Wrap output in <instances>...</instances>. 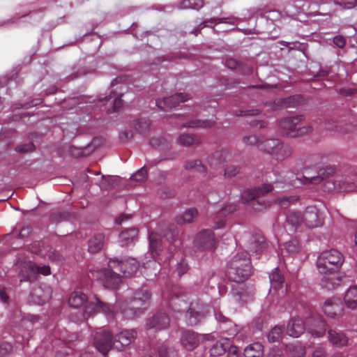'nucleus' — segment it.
Wrapping results in <instances>:
<instances>
[{"mask_svg": "<svg viewBox=\"0 0 357 357\" xmlns=\"http://www.w3.org/2000/svg\"><path fill=\"white\" fill-rule=\"evenodd\" d=\"M272 108L274 110L280 109H285L283 98H278L274 100L272 105Z\"/></svg>", "mask_w": 357, "mask_h": 357, "instance_id": "60", "label": "nucleus"}, {"mask_svg": "<svg viewBox=\"0 0 357 357\" xmlns=\"http://www.w3.org/2000/svg\"><path fill=\"white\" fill-rule=\"evenodd\" d=\"M105 236L102 233L96 234L89 240L88 249L91 253L99 252L104 246Z\"/></svg>", "mask_w": 357, "mask_h": 357, "instance_id": "25", "label": "nucleus"}, {"mask_svg": "<svg viewBox=\"0 0 357 357\" xmlns=\"http://www.w3.org/2000/svg\"><path fill=\"white\" fill-rule=\"evenodd\" d=\"M137 336L135 329L123 330L114 337L113 345L117 350L123 351L135 342Z\"/></svg>", "mask_w": 357, "mask_h": 357, "instance_id": "13", "label": "nucleus"}, {"mask_svg": "<svg viewBox=\"0 0 357 357\" xmlns=\"http://www.w3.org/2000/svg\"><path fill=\"white\" fill-rule=\"evenodd\" d=\"M271 286L272 291H278V294L280 296L281 291V294L283 295L286 292V289L284 288V278L278 271V269L273 271L271 274L269 275Z\"/></svg>", "mask_w": 357, "mask_h": 357, "instance_id": "23", "label": "nucleus"}, {"mask_svg": "<svg viewBox=\"0 0 357 357\" xmlns=\"http://www.w3.org/2000/svg\"><path fill=\"white\" fill-rule=\"evenodd\" d=\"M245 357H263L264 347L259 342H254L244 349Z\"/></svg>", "mask_w": 357, "mask_h": 357, "instance_id": "31", "label": "nucleus"}, {"mask_svg": "<svg viewBox=\"0 0 357 357\" xmlns=\"http://www.w3.org/2000/svg\"><path fill=\"white\" fill-rule=\"evenodd\" d=\"M231 156L230 152L227 149H222L215 152L208 158V162L211 166L215 165L216 163H224L229 160Z\"/></svg>", "mask_w": 357, "mask_h": 357, "instance_id": "29", "label": "nucleus"}, {"mask_svg": "<svg viewBox=\"0 0 357 357\" xmlns=\"http://www.w3.org/2000/svg\"><path fill=\"white\" fill-rule=\"evenodd\" d=\"M166 143V140L163 137H152L150 139L149 144L153 147H160Z\"/></svg>", "mask_w": 357, "mask_h": 357, "instance_id": "57", "label": "nucleus"}, {"mask_svg": "<svg viewBox=\"0 0 357 357\" xmlns=\"http://www.w3.org/2000/svg\"><path fill=\"white\" fill-rule=\"evenodd\" d=\"M197 215L198 211L196 208H189L176 220L178 224L190 223L197 218Z\"/></svg>", "mask_w": 357, "mask_h": 357, "instance_id": "35", "label": "nucleus"}, {"mask_svg": "<svg viewBox=\"0 0 357 357\" xmlns=\"http://www.w3.org/2000/svg\"><path fill=\"white\" fill-rule=\"evenodd\" d=\"M162 297L167 300L169 307L173 311L184 313L185 321L189 326L197 325L208 312V306L205 304L196 302L191 303L188 306L185 296L180 294L176 289H172L171 292H163Z\"/></svg>", "mask_w": 357, "mask_h": 357, "instance_id": "3", "label": "nucleus"}, {"mask_svg": "<svg viewBox=\"0 0 357 357\" xmlns=\"http://www.w3.org/2000/svg\"><path fill=\"white\" fill-rule=\"evenodd\" d=\"M189 266L185 259H182L178 264L176 268V271L178 275L181 277L188 272Z\"/></svg>", "mask_w": 357, "mask_h": 357, "instance_id": "49", "label": "nucleus"}, {"mask_svg": "<svg viewBox=\"0 0 357 357\" xmlns=\"http://www.w3.org/2000/svg\"><path fill=\"white\" fill-rule=\"evenodd\" d=\"M123 86H116L112 89L108 96H105L100 101L103 102V105L107 109V113L117 112L123 105V101L121 97L123 96Z\"/></svg>", "mask_w": 357, "mask_h": 357, "instance_id": "10", "label": "nucleus"}, {"mask_svg": "<svg viewBox=\"0 0 357 357\" xmlns=\"http://www.w3.org/2000/svg\"><path fill=\"white\" fill-rule=\"evenodd\" d=\"M324 313L333 319L339 318L344 314V307L340 300H327L323 307Z\"/></svg>", "mask_w": 357, "mask_h": 357, "instance_id": "19", "label": "nucleus"}, {"mask_svg": "<svg viewBox=\"0 0 357 357\" xmlns=\"http://www.w3.org/2000/svg\"><path fill=\"white\" fill-rule=\"evenodd\" d=\"M29 268L34 273L41 274L43 275H49L51 273L50 267L49 266H40L36 263L30 262Z\"/></svg>", "mask_w": 357, "mask_h": 357, "instance_id": "43", "label": "nucleus"}, {"mask_svg": "<svg viewBox=\"0 0 357 357\" xmlns=\"http://www.w3.org/2000/svg\"><path fill=\"white\" fill-rule=\"evenodd\" d=\"M112 335L105 330L97 331L94 335L93 344L103 355H106L113 345Z\"/></svg>", "mask_w": 357, "mask_h": 357, "instance_id": "12", "label": "nucleus"}, {"mask_svg": "<svg viewBox=\"0 0 357 357\" xmlns=\"http://www.w3.org/2000/svg\"><path fill=\"white\" fill-rule=\"evenodd\" d=\"M147 178V169L146 167H142L135 174H134L131 178L139 182L144 181Z\"/></svg>", "mask_w": 357, "mask_h": 357, "instance_id": "48", "label": "nucleus"}, {"mask_svg": "<svg viewBox=\"0 0 357 357\" xmlns=\"http://www.w3.org/2000/svg\"><path fill=\"white\" fill-rule=\"evenodd\" d=\"M227 351H229V357H238V349L236 347L233 346L231 344V346L228 348Z\"/></svg>", "mask_w": 357, "mask_h": 357, "instance_id": "64", "label": "nucleus"}, {"mask_svg": "<svg viewBox=\"0 0 357 357\" xmlns=\"http://www.w3.org/2000/svg\"><path fill=\"white\" fill-rule=\"evenodd\" d=\"M303 223L308 227H317L323 224L324 219L318 208L315 206H308L303 213Z\"/></svg>", "mask_w": 357, "mask_h": 357, "instance_id": "16", "label": "nucleus"}, {"mask_svg": "<svg viewBox=\"0 0 357 357\" xmlns=\"http://www.w3.org/2000/svg\"><path fill=\"white\" fill-rule=\"evenodd\" d=\"M273 189L271 184L264 183L261 186L244 190L241 194V198L244 202L251 204L255 210H260L269 205V203L266 202L263 197Z\"/></svg>", "mask_w": 357, "mask_h": 357, "instance_id": "6", "label": "nucleus"}, {"mask_svg": "<svg viewBox=\"0 0 357 357\" xmlns=\"http://www.w3.org/2000/svg\"><path fill=\"white\" fill-rule=\"evenodd\" d=\"M190 98L188 94L177 93L169 97L156 100V105L162 110L166 111L178 106L181 102H184Z\"/></svg>", "mask_w": 357, "mask_h": 357, "instance_id": "15", "label": "nucleus"}, {"mask_svg": "<svg viewBox=\"0 0 357 357\" xmlns=\"http://www.w3.org/2000/svg\"><path fill=\"white\" fill-rule=\"evenodd\" d=\"M305 326L299 317H292L287 326V334L293 337H298L304 333Z\"/></svg>", "mask_w": 357, "mask_h": 357, "instance_id": "21", "label": "nucleus"}, {"mask_svg": "<svg viewBox=\"0 0 357 357\" xmlns=\"http://www.w3.org/2000/svg\"><path fill=\"white\" fill-rule=\"evenodd\" d=\"M222 329L229 336H234L238 332V326L231 321H228V323H225Z\"/></svg>", "mask_w": 357, "mask_h": 357, "instance_id": "46", "label": "nucleus"}, {"mask_svg": "<svg viewBox=\"0 0 357 357\" xmlns=\"http://www.w3.org/2000/svg\"><path fill=\"white\" fill-rule=\"evenodd\" d=\"M266 247L267 243L266 241L265 237L258 235L252 238L248 248L250 252L257 254L262 252L264 249L266 248Z\"/></svg>", "mask_w": 357, "mask_h": 357, "instance_id": "30", "label": "nucleus"}, {"mask_svg": "<svg viewBox=\"0 0 357 357\" xmlns=\"http://www.w3.org/2000/svg\"><path fill=\"white\" fill-rule=\"evenodd\" d=\"M241 167L236 165H230L225 169L224 176L225 178H232L240 173Z\"/></svg>", "mask_w": 357, "mask_h": 357, "instance_id": "45", "label": "nucleus"}, {"mask_svg": "<svg viewBox=\"0 0 357 357\" xmlns=\"http://www.w3.org/2000/svg\"><path fill=\"white\" fill-rule=\"evenodd\" d=\"M184 168L187 170L195 169L197 172L206 174L207 172L206 167L202 164L200 160H189L184 163Z\"/></svg>", "mask_w": 357, "mask_h": 357, "instance_id": "33", "label": "nucleus"}, {"mask_svg": "<svg viewBox=\"0 0 357 357\" xmlns=\"http://www.w3.org/2000/svg\"><path fill=\"white\" fill-rule=\"evenodd\" d=\"M138 230L135 227L125 229L119 234V242L122 246L133 243L137 238Z\"/></svg>", "mask_w": 357, "mask_h": 357, "instance_id": "27", "label": "nucleus"}, {"mask_svg": "<svg viewBox=\"0 0 357 357\" xmlns=\"http://www.w3.org/2000/svg\"><path fill=\"white\" fill-rule=\"evenodd\" d=\"M284 99V107L286 108H290V107H294L299 102V98L297 96H289Z\"/></svg>", "mask_w": 357, "mask_h": 357, "instance_id": "53", "label": "nucleus"}, {"mask_svg": "<svg viewBox=\"0 0 357 357\" xmlns=\"http://www.w3.org/2000/svg\"><path fill=\"white\" fill-rule=\"evenodd\" d=\"M287 222L293 227H297L303 223V213L298 212H290L287 216Z\"/></svg>", "mask_w": 357, "mask_h": 357, "instance_id": "38", "label": "nucleus"}, {"mask_svg": "<svg viewBox=\"0 0 357 357\" xmlns=\"http://www.w3.org/2000/svg\"><path fill=\"white\" fill-rule=\"evenodd\" d=\"M13 347L10 343L0 341V357L10 353Z\"/></svg>", "mask_w": 357, "mask_h": 357, "instance_id": "52", "label": "nucleus"}, {"mask_svg": "<svg viewBox=\"0 0 357 357\" xmlns=\"http://www.w3.org/2000/svg\"><path fill=\"white\" fill-rule=\"evenodd\" d=\"M169 326V316L165 312L159 311L147 320L146 328L148 330L161 331L166 329Z\"/></svg>", "mask_w": 357, "mask_h": 357, "instance_id": "17", "label": "nucleus"}, {"mask_svg": "<svg viewBox=\"0 0 357 357\" xmlns=\"http://www.w3.org/2000/svg\"><path fill=\"white\" fill-rule=\"evenodd\" d=\"M199 335L195 331L190 330H183L181 331L180 342L185 350L192 351L195 349L199 344Z\"/></svg>", "mask_w": 357, "mask_h": 357, "instance_id": "18", "label": "nucleus"}, {"mask_svg": "<svg viewBox=\"0 0 357 357\" xmlns=\"http://www.w3.org/2000/svg\"><path fill=\"white\" fill-rule=\"evenodd\" d=\"M150 121L147 119H139L134 124L135 130L139 133H145L149 130Z\"/></svg>", "mask_w": 357, "mask_h": 357, "instance_id": "41", "label": "nucleus"}, {"mask_svg": "<svg viewBox=\"0 0 357 357\" xmlns=\"http://www.w3.org/2000/svg\"><path fill=\"white\" fill-rule=\"evenodd\" d=\"M307 331L313 337H321L325 335L326 323L320 315H314L307 321Z\"/></svg>", "mask_w": 357, "mask_h": 357, "instance_id": "14", "label": "nucleus"}, {"mask_svg": "<svg viewBox=\"0 0 357 357\" xmlns=\"http://www.w3.org/2000/svg\"><path fill=\"white\" fill-rule=\"evenodd\" d=\"M208 23H211L213 24H220V23H227V18H211L210 20L204 21L202 24H200L198 26L197 29L201 30L206 26H209Z\"/></svg>", "mask_w": 357, "mask_h": 357, "instance_id": "47", "label": "nucleus"}, {"mask_svg": "<svg viewBox=\"0 0 357 357\" xmlns=\"http://www.w3.org/2000/svg\"><path fill=\"white\" fill-rule=\"evenodd\" d=\"M49 258L54 261L56 262H61L62 261V257L60 255V254L56 251H52L49 255Z\"/></svg>", "mask_w": 357, "mask_h": 357, "instance_id": "63", "label": "nucleus"}, {"mask_svg": "<svg viewBox=\"0 0 357 357\" xmlns=\"http://www.w3.org/2000/svg\"><path fill=\"white\" fill-rule=\"evenodd\" d=\"M332 167H321L318 165L305 166L302 170V178H298L302 184H319L334 173Z\"/></svg>", "mask_w": 357, "mask_h": 357, "instance_id": "7", "label": "nucleus"}, {"mask_svg": "<svg viewBox=\"0 0 357 357\" xmlns=\"http://www.w3.org/2000/svg\"><path fill=\"white\" fill-rule=\"evenodd\" d=\"M356 129L354 126L350 125H346L344 126H335V131L341 133V134H348L351 132H353L354 130Z\"/></svg>", "mask_w": 357, "mask_h": 357, "instance_id": "56", "label": "nucleus"}, {"mask_svg": "<svg viewBox=\"0 0 357 357\" xmlns=\"http://www.w3.org/2000/svg\"><path fill=\"white\" fill-rule=\"evenodd\" d=\"M305 117L302 114L284 117L279 121L278 125L280 128L290 137H301L310 132L312 130L310 126L297 128L299 123L303 121Z\"/></svg>", "mask_w": 357, "mask_h": 357, "instance_id": "8", "label": "nucleus"}, {"mask_svg": "<svg viewBox=\"0 0 357 357\" xmlns=\"http://www.w3.org/2000/svg\"><path fill=\"white\" fill-rule=\"evenodd\" d=\"M119 266H116L118 271L121 273L122 276L129 277L135 273L138 268V262L133 258H127L124 260L119 261Z\"/></svg>", "mask_w": 357, "mask_h": 357, "instance_id": "20", "label": "nucleus"}, {"mask_svg": "<svg viewBox=\"0 0 357 357\" xmlns=\"http://www.w3.org/2000/svg\"><path fill=\"white\" fill-rule=\"evenodd\" d=\"M176 142L182 146L188 147L192 145L201 144L202 140L197 135L184 133L178 137Z\"/></svg>", "mask_w": 357, "mask_h": 357, "instance_id": "26", "label": "nucleus"}, {"mask_svg": "<svg viewBox=\"0 0 357 357\" xmlns=\"http://www.w3.org/2000/svg\"><path fill=\"white\" fill-rule=\"evenodd\" d=\"M70 153L72 155H73L75 157H81L85 154V153L83 150L76 148L75 146L70 147Z\"/></svg>", "mask_w": 357, "mask_h": 357, "instance_id": "62", "label": "nucleus"}, {"mask_svg": "<svg viewBox=\"0 0 357 357\" xmlns=\"http://www.w3.org/2000/svg\"><path fill=\"white\" fill-rule=\"evenodd\" d=\"M284 249L289 255H296L301 251V246L298 240L296 238L291 239L284 245Z\"/></svg>", "mask_w": 357, "mask_h": 357, "instance_id": "37", "label": "nucleus"}, {"mask_svg": "<svg viewBox=\"0 0 357 357\" xmlns=\"http://www.w3.org/2000/svg\"><path fill=\"white\" fill-rule=\"evenodd\" d=\"M215 125V122L212 120H199V119H194L189 121L187 123H183L181 125V127L183 128H213Z\"/></svg>", "mask_w": 357, "mask_h": 357, "instance_id": "32", "label": "nucleus"}, {"mask_svg": "<svg viewBox=\"0 0 357 357\" xmlns=\"http://www.w3.org/2000/svg\"><path fill=\"white\" fill-rule=\"evenodd\" d=\"M150 250L153 257L159 255L160 244V236L154 233L149 234Z\"/></svg>", "mask_w": 357, "mask_h": 357, "instance_id": "34", "label": "nucleus"}, {"mask_svg": "<svg viewBox=\"0 0 357 357\" xmlns=\"http://www.w3.org/2000/svg\"><path fill=\"white\" fill-rule=\"evenodd\" d=\"M283 329L280 326H275L267 335V339L269 342H279L282 337Z\"/></svg>", "mask_w": 357, "mask_h": 357, "instance_id": "39", "label": "nucleus"}, {"mask_svg": "<svg viewBox=\"0 0 357 357\" xmlns=\"http://www.w3.org/2000/svg\"><path fill=\"white\" fill-rule=\"evenodd\" d=\"M158 351L160 357H172L173 354L172 350L166 344L160 345L158 349Z\"/></svg>", "mask_w": 357, "mask_h": 357, "instance_id": "51", "label": "nucleus"}, {"mask_svg": "<svg viewBox=\"0 0 357 357\" xmlns=\"http://www.w3.org/2000/svg\"><path fill=\"white\" fill-rule=\"evenodd\" d=\"M151 300L150 293L145 289H139L135 292L134 297L128 303L125 301H117L114 308L112 309L107 304L102 302L96 296L94 301H88L86 295L79 291L72 293L68 303L70 307L78 308L84 305L83 316L85 319L93 316L97 312H102L106 316L112 317L118 311L128 319H130L144 312Z\"/></svg>", "mask_w": 357, "mask_h": 357, "instance_id": "1", "label": "nucleus"}, {"mask_svg": "<svg viewBox=\"0 0 357 357\" xmlns=\"http://www.w3.org/2000/svg\"><path fill=\"white\" fill-rule=\"evenodd\" d=\"M225 65L229 69H235L239 66V63L236 59L228 58L225 61Z\"/></svg>", "mask_w": 357, "mask_h": 357, "instance_id": "61", "label": "nucleus"}, {"mask_svg": "<svg viewBox=\"0 0 357 357\" xmlns=\"http://www.w3.org/2000/svg\"><path fill=\"white\" fill-rule=\"evenodd\" d=\"M261 137L255 135V134H249L246 135L243 137V142L246 146H255L257 145V149H259V143L261 141Z\"/></svg>", "mask_w": 357, "mask_h": 357, "instance_id": "44", "label": "nucleus"}, {"mask_svg": "<svg viewBox=\"0 0 357 357\" xmlns=\"http://www.w3.org/2000/svg\"><path fill=\"white\" fill-rule=\"evenodd\" d=\"M296 200H297V199L294 197H288L279 198L276 200V202L281 207L287 208L291 202H295Z\"/></svg>", "mask_w": 357, "mask_h": 357, "instance_id": "55", "label": "nucleus"}, {"mask_svg": "<svg viewBox=\"0 0 357 357\" xmlns=\"http://www.w3.org/2000/svg\"><path fill=\"white\" fill-rule=\"evenodd\" d=\"M226 274L228 278L234 282H243L251 274V261L246 252H238L234 255L227 264Z\"/></svg>", "mask_w": 357, "mask_h": 357, "instance_id": "4", "label": "nucleus"}, {"mask_svg": "<svg viewBox=\"0 0 357 357\" xmlns=\"http://www.w3.org/2000/svg\"><path fill=\"white\" fill-rule=\"evenodd\" d=\"M119 265L117 261L111 259L108 264V268H102L96 272V276L106 288L116 289L121 283L122 275L116 267Z\"/></svg>", "mask_w": 357, "mask_h": 357, "instance_id": "9", "label": "nucleus"}, {"mask_svg": "<svg viewBox=\"0 0 357 357\" xmlns=\"http://www.w3.org/2000/svg\"><path fill=\"white\" fill-rule=\"evenodd\" d=\"M231 346L229 338H221L213 343L210 349L209 354L211 357H220L223 355Z\"/></svg>", "mask_w": 357, "mask_h": 357, "instance_id": "22", "label": "nucleus"}, {"mask_svg": "<svg viewBox=\"0 0 357 357\" xmlns=\"http://www.w3.org/2000/svg\"><path fill=\"white\" fill-rule=\"evenodd\" d=\"M286 348L291 353L290 357H302L305 354V348L298 344H290Z\"/></svg>", "mask_w": 357, "mask_h": 357, "instance_id": "40", "label": "nucleus"}, {"mask_svg": "<svg viewBox=\"0 0 357 357\" xmlns=\"http://www.w3.org/2000/svg\"><path fill=\"white\" fill-rule=\"evenodd\" d=\"M259 150L280 161L289 158L292 153L291 148L289 145L276 138H262L259 143Z\"/></svg>", "mask_w": 357, "mask_h": 357, "instance_id": "5", "label": "nucleus"}, {"mask_svg": "<svg viewBox=\"0 0 357 357\" xmlns=\"http://www.w3.org/2000/svg\"><path fill=\"white\" fill-rule=\"evenodd\" d=\"M333 43L339 48H343L346 44V40L342 36H337L334 37Z\"/></svg>", "mask_w": 357, "mask_h": 357, "instance_id": "59", "label": "nucleus"}, {"mask_svg": "<svg viewBox=\"0 0 357 357\" xmlns=\"http://www.w3.org/2000/svg\"><path fill=\"white\" fill-rule=\"evenodd\" d=\"M328 335V340L333 346L342 347L348 344L349 339L342 331L330 329Z\"/></svg>", "mask_w": 357, "mask_h": 357, "instance_id": "24", "label": "nucleus"}, {"mask_svg": "<svg viewBox=\"0 0 357 357\" xmlns=\"http://www.w3.org/2000/svg\"><path fill=\"white\" fill-rule=\"evenodd\" d=\"M344 261L343 255L335 249L323 251L319 255L317 267L319 273L323 275L321 280L323 288L332 290L341 284L342 278L337 273Z\"/></svg>", "mask_w": 357, "mask_h": 357, "instance_id": "2", "label": "nucleus"}, {"mask_svg": "<svg viewBox=\"0 0 357 357\" xmlns=\"http://www.w3.org/2000/svg\"><path fill=\"white\" fill-rule=\"evenodd\" d=\"M81 340H82L81 335L76 334V333H73V334L69 335L68 339L63 340V343L68 344V348L70 349L72 347V344H73V342L75 341H81Z\"/></svg>", "mask_w": 357, "mask_h": 357, "instance_id": "54", "label": "nucleus"}, {"mask_svg": "<svg viewBox=\"0 0 357 357\" xmlns=\"http://www.w3.org/2000/svg\"><path fill=\"white\" fill-rule=\"evenodd\" d=\"M15 150L23 153H30L35 150V146L32 142H29L16 146Z\"/></svg>", "mask_w": 357, "mask_h": 357, "instance_id": "50", "label": "nucleus"}, {"mask_svg": "<svg viewBox=\"0 0 357 357\" xmlns=\"http://www.w3.org/2000/svg\"><path fill=\"white\" fill-rule=\"evenodd\" d=\"M261 113V111L258 109H251L245 110H240L239 113H237V116H257Z\"/></svg>", "mask_w": 357, "mask_h": 357, "instance_id": "58", "label": "nucleus"}, {"mask_svg": "<svg viewBox=\"0 0 357 357\" xmlns=\"http://www.w3.org/2000/svg\"><path fill=\"white\" fill-rule=\"evenodd\" d=\"M194 243L201 250H213L216 243L214 233L209 229L202 230L197 234Z\"/></svg>", "mask_w": 357, "mask_h": 357, "instance_id": "11", "label": "nucleus"}, {"mask_svg": "<svg viewBox=\"0 0 357 357\" xmlns=\"http://www.w3.org/2000/svg\"><path fill=\"white\" fill-rule=\"evenodd\" d=\"M344 301L346 306L350 309L357 308V286L350 287L345 292Z\"/></svg>", "mask_w": 357, "mask_h": 357, "instance_id": "28", "label": "nucleus"}, {"mask_svg": "<svg viewBox=\"0 0 357 357\" xmlns=\"http://www.w3.org/2000/svg\"><path fill=\"white\" fill-rule=\"evenodd\" d=\"M204 5L203 0H183L181 3V8H192L199 10Z\"/></svg>", "mask_w": 357, "mask_h": 357, "instance_id": "42", "label": "nucleus"}, {"mask_svg": "<svg viewBox=\"0 0 357 357\" xmlns=\"http://www.w3.org/2000/svg\"><path fill=\"white\" fill-rule=\"evenodd\" d=\"M178 232L176 231L174 226L169 227L165 233V238L174 245L175 248L181 245V241L178 238Z\"/></svg>", "mask_w": 357, "mask_h": 357, "instance_id": "36", "label": "nucleus"}]
</instances>
